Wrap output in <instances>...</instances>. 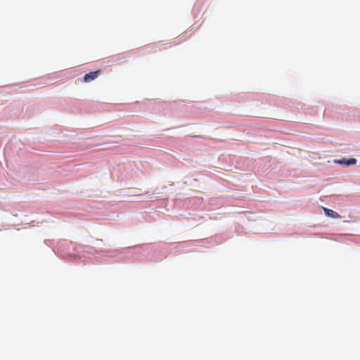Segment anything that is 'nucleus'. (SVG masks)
<instances>
[{
    "mask_svg": "<svg viewBox=\"0 0 360 360\" xmlns=\"http://www.w3.org/2000/svg\"><path fill=\"white\" fill-rule=\"evenodd\" d=\"M101 72V70H98L96 71H94V72L87 73L84 77V81L86 83L90 82L96 79L99 76Z\"/></svg>",
    "mask_w": 360,
    "mask_h": 360,
    "instance_id": "nucleus-1",
    "label": "nucleus"
},
{
    "mask_svg": "<svg viewBox=\"0 0 360 360\" xmlns=\"http://www.w3.org/2000/svg\"><path fill=\"white\" fill-rule=\"evenodd\" d=\"M334 163L338 164V165H345L346 166H349L352 165H355L356 163V160L355 158H342L338 160H334Z\"/></svg>",
    "mask_w": 360,
    "mask_h": 360,
    "instance_id": "nucleus-2",
    "label": "nucleus"
},
{
    "mask_svg": "<svg viewBox=\"0 0 360 360\" xmlns=\"http://www.w3.org/2000/svg\"><path fill=\"white\" fill-rule=\"evenodd\" d=\"M323 209L325 214L328 217H330L334 218V219L341 218V216L338 212H335L334 210L328 209V208H326V207H323Z\"/></svg>",
    "mask_w": 360,
    "mask_h": 360,
    "instance_id": "nucleus-3",
    "label": "nucleus"
}]
</instances>
